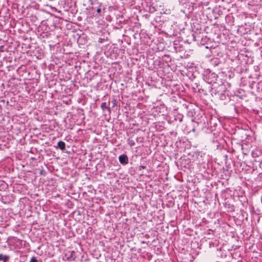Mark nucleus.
<instances>
[{
  "label": "nucleus",
  "mask_w": 262,
  "mask_h": 262,
  "mask_svg": "<svg viewBox=\"0 0 262 262\" xmlns=\"http://www.w3.org/2000/svg\"><path fill=\"white\" fill-rule=\"evenodd\" d=\"M119 162L122 164H127L128 163V159L126 155H121L119 157Z\"/></svg>",
  "instance_id": "f257e3e1"
},
{
  "label": "nucleus",
  "mask_w": 262,
  "mask_h": 262,
  "mask_svg": "<svg viewBox=\"0 0 262 262\" xmlns=\"http://www.w3.org/2000/svg\"><path fill=\"white\" fill-rule=\"evenodd\" d=\"M57 148H59L61 150H64L66 149V144L64 142L60 141L57 143Z\"/></svg>",
  "instance_id": "f03ea898"
},
{
  "label": "nucleus",
  "mask_w": 262,
  "mask_h": 262,
  "mask_svg": "<svg viewBox=\"0 0 262 262\" xmlns=\"http://www.w3.org/2000/svg\"><path fill=\"white\" fill-rule=\"evenodd\" d=\"M9 259V256L0 254V260L3 261V262H7Z\"/></svg>",
  "instance_id": "7ed1b4c3"
},
{
  "label": "nucleus",
  "mask_w": 262,
  "mask_h": 262,
  "mask_svg": "<svg viewBox=\"0 0 262 262\" xmlns=\"http://www.w3.org/2000/svg\"><path fill=\"white\" fill-rule=\"evenodd\" d=\"M101 108L103 111H104V110H107L108 112H111V109L109 107L107 106L106 102H103L101 105Z\"/></svg>",
  "instance_id": "20e7f679"
},
{
  "label": "nucleus",
  "mask_w": 262,
  "mask_h": 262,
  "mask_svg": "<svg viewBox=\"0 0 262 262\" xmlns=\"http://www.w3.org/2000/svg\"><path fill=\"white\" fill-rule=\"evenodd\" d=\"M127 143L129 145V146L131 147H132L135 145V141L133 139H128L127 140Z\"/></svg>",
  "instance_id": "39448f33"
},
{
  "label": "nucleus",
  "mask_w": 262,
  "mask_h": 262,
  "mask_svg": "<svg viewBox=\"0 0 262 262\" xmlns=\"http://www.w3.org/2000/svg\"><path fill=\"white\" fill-rule=\"evenodd\" d=\"M30 262H37V259H36L35 257H33L31 258Z\"/></svg>",
  "instance_id": "423d86ee"
},
{
  "label": "nucleus",
  "mask_w": 262,
  "mask_h": 262,
  "mask_svg": "<svg viewBox=\"0 0 262 262\" xmlns=\"http://www.w3.org/2000/svg\"><path fill=\"white\" fill-rule=\"evenodd\" d=\"M112 102L113 103V107H114L115 106H116L117 105V104H116V99H113L112 101Z\"/></svg>",
  "instance_id": "0eeeda50"
},
{
  "label": "nucleus",
  "mask_w": 262,
  "mask_h": 262,
  "mask_svg": "<svg viewBox=\"0 0 262 262\" xmlns=\"http://www.w3.org/2000/svg\"><path fill=\"white\" fill-rule=\"evenodd\" d=\"M146 167L145 166H139V169L141 170V169H145Z\"/></svg>",
  "instance_id": "6e6552de"
},
{
  "label": "nucleus",
  "mask_w": 262,
  "mask_h": 262,
  "mask_svg": "<svg viewBox=\"0 0 262 262\" xmlns=\"http://www.w3.org/2000/svg\"><path fill=\"white\" fill-rule=\"evenodd\" d=\"M97 12L98 13H100V12H101V9H100V8H98V9H97Z\"/></svg>",
  "instance_id": "1a4fd4ad"
}]
</instances>
